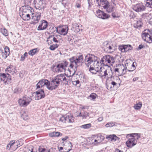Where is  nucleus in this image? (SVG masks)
<instances>
[{
	"mask_svg": "<svg viewBox=\"0 0 152 152\" xmlns=\"http://www.w3.org/2000/svg\"><path fill=\"white\" fill-rule=\"evenodd\" d=\"M26 114V112H23V113L21 115V116L22 118H23L24 119H25L24 118V116H26V117H28V115H25Z\"/></svg>",
	"mask_w": 152,
	"mask_h": 152,
	"instance_id": "obj_58",
	"label": "nucleus"
},
{
	"mask_svg": "<svg viewBox=\"0 0 152 152\" xmlns=\"http://www.w3.org/2000/svg\"><path fill=\"white\" fill-rule=\"evenodd\" d=\"M113 48V45H110L107 42H105L104 43V48L105 51L108 53L113 52V51L112 50V48Z\"/></svg>",
	"mask_w": 152,
	"mask_h": 152,
	"instance_id": "obj_15",
	"label": "nucleus"
},
{
	"mask_svg": "<svg viewBox=\"0 0 152 152\" xmlns=\"http://www.w3.org/2000/svg\"><path fill=\"white\" fill-rule=\"evenodd\" d=\"M144 3L146 7L152 8V0H145Z\"/></svg>",
	"mask_w": 152,
	"mask_h": 152,
	"instance_id": "obj_29",
	"label": "nucleus"
},
{
	"mask_svg": "<svg viewBox=\"0 0 152 152\" xmlns=\"http://www.w3.org/2000/svg\"><path fill=\"white\" fill-rule=\"evenodd\" d=\"M106 138H110L111 139V141H115L118 139V138L114 134L110 135L106 137Z\"/></svg>",
	"mask_w": 152,
	"mask_h": 152,
	"instance_id": "obj_30",
	"label": "nucleus"
},
{
	"mask_svg": "<svg viewBox=\"0 0 152 152\" xmlns=\"http://www.w3.org/2000/svg\"><path fill=\"white\" fill-rule=\"evenodd\" d=\"M115 122H110L106 124L105 126L107 127H111L115 125Z\"/></svg>",
	"mask_w": 152,
	"mask_h": 152,
	"instance_id": "obj_46",
	"label": "nucleus"
},
{
	"mask_svg": "<svg viewBox=\"0 0 152 152\" xmlns=\"http://www.w3.org/2000/svg\"><path fill=\"white\" fill-rule=\"evenodd\" d=\"M25 59V56H24L23 55H22L21 56L20 60L21 61H23Z\"/></svg>",
	"mask_w": 152,
	"mask_h": 152,
	"instance_id": "obj_61",
	"label": "nucleus"
},
{
	"mask_svg": "<svg viewBox=\"0 0 152 152\" xmlns=\"http://www.w3.org/2000/svg\"><path fill=\"white\" fill-rule=\"evenodd\" d=\"M113 78L114 79V80H113V81L115 82V83H117V84L119 85L121 83L119 78L117 76L113 77Z\"/></svg>",
	"mask_w": 152,
	"mask_h": 152,
	"instance_id": "obj_35",
	"label": "nucleus"
},
{
	"mask_svg": "<svg viewBox=\"0 0 152 152\" xmlns=\"http://www.w3.org/2000/svg\"><path fill=\"white\" fill-rule=\"evenodd\" d=\"M109 4V2L107 0H100L99 6H102L103 8L106 7Z\"/></svg>",
	"mask_w": 152,
	"mask_h": 152,
	"instance_id": "obj_27",
	"label": "nucleus"
},
{
	"mask_svg": "<svg viewBox=\"0 0 152 152\" xmlns=\"http://www.w3.org/2000/svg\"><path fill=\"white\" fill-rule=\"evenodd\" d=\"M127 47V46H125V45L119 46V49L121 50L122 52H126V48Z\"/></svg>",
	"mask_w": 152,
	"mask_h": 152,
	"instance_id": "obj_43",
	"label": "nucleus"
},
{
	"mask_svg": "<svg viewBox=\"0 0 152 152\" xmlns=\"http://www.w3.org/2000/svg\"><path fill=\"white\" fill-rule=\"evenodd\" d=\"M103 120V117H100L98 118L97 120L98 121L100 122L102 121Z\"/></svg>",
	"mask_w": 152,
	"mask_h": 152,
	"instance_id": "obj_60",
	"label": "nucleus"
},
{
	"mask_svg": "<svg viewBox=\"0 0 152 152\" xmlns=\"http://www.w3.org/2000/svg\"><path fill=\"white\" fill-rule=\"evenodd\" d=\"M38 152H50V149H47L43 147L39 146L38 149Z\"/></svg>",
	"mask_w": 152,
	"mask_h": 152,
	"instance_id": "obj_31",
	"label": "nucleus"
},
{
	"mask_svg": "<svg viewBox=\"0 0 152 152\" xmlns=\"http://www.w3.org/2000/svg\"><path fill=\"white\" fill-rule=\"evenodd\" d=\"M142 48V44L139 45V47L137 48V50H139L141 49Z\"/></svg>",
	"mask_w": 152,
	"mask_h": 152,
	"instance_id": "obj_59",
	"label": "nucleus"
},
{
	"mask_svg": "<svg viewBox=\"0 0 152 152\" xmlns=\"http://www.w3.org/2000/svg\"><path fill=\"white\" fill-rule=\"evenodd\" d=\"M110 16L107 15L106 13H104L103 12V14H102V17L101 18L103 19H105L106 18H108Z\"/></svg>",
	"mask_w": 152,
	"mask_h": 152,
	"instance_id": "obj_50",
	"label": "nucleus"
},
{
	"mask_svg": "<svg viewBox=\"0 0 152 152\" xmlns=\"http://www.w3.org/2000/svg\"><path fill=\"white\" fill-rule=\"evenodd\" d=\"M97 96V95L96 94L93 93L90 95L88 97V98L89 99L90 98H90H91V99L93 100L96 98Z\"/></svg>",
	"mask_w": 152,
	"mask_h": 152,
	"instance_id": "obj_45",
	"label": "nucleus"
},
{
	"mask_svg": "<svg viewBox=\"0 0 152 152\" xmlns=\"http://www.w3.org/2000/svg\"><path fill=\"white\" fill-rule=\"evenodd\" d=\"M65 121H67L68 122H71L72 121L71 119L72 118V116H69V115H65Z\"/></svg>",
	"mask_w": 152,
	"mask_h": 152,
	"instance_id": "obj_39",
	"label": "nucleus"
},
{
	"mask_svg": "<svg viewBox=\"0 0 152 152\" xmlns=\"http://www.w3.org/2000/svg\"><path fill=\"white\" fill-rule=\"evenodd\" d=\"M32 100L30 96L25 95L19 99L18 103L21 107H26L30 104Z\"/></svg>",
	"mask_w": 152,
	"mask_h": 152,
	"instance_id": "obj_5",
	"label": "nucleus"
},
{
	"mask_svg": "<svg viewBox=\"0 0 152 152\" xmlns=\"http://www.w3.org/2000/svg\"><path fill=\"white\" fill-rule=\"evenodd\" d=\"M104 69V68L99 70L98 75L101 78H105Z\"/></svg>",
	"mask_w": 152,
	"mask_h": 152,
	"instance_id": "obj_28",
	"label": "nucleus"
},
{
	"mask_svg": "<svg viewBox=\"0 0 152 152\" xmlns=\"http://www.w3.org/2000/svg\"><path fill=\"white\" fill-rule=\"evenodd\" d=\"M37 48H34L31 50L28 53L29 55L33 56L37 52Z\"/></svg>",
	"mask_w": 152,
	"mask_h": 152,
	"instance_id": "obj_34",
	"label": "nucleus"
},
{
	"mask_svg": "<svg viewBox=\"0 0 152 152\" xmlns=\"http://www.w3.org/2000/svg\"><path fill=\"white\" fill-rule=\"evenodd\" d=\"M108 12H111L114 10V7L111 5H108L106 7L104 8Z\"/></svg>",
	"mask_w": 152,
	"mask_h": 152,
	"instance_id": "obj_26",
	"label": "nucleus"
},
{
	"mask_svg": "<svg viewBox=\"0 0 152 152\" xmlns=\"http://www.w3.org/2000/svg\"><path fill=\"white\" fill-rule=\"evenodd\" d=\"M23 10L22 11V13H29L30 12H31V8L28 6H25L23 7Z\"/></svg>",
	"mask_w": 152,
	"mask_h": 152,
	"instance_id": "obj_24",
	"label": "nucleus"
},
{
	"mask_svg": "<svg viewBox=\"0 0 152 152\" xmlns=\"http://www.w3.org/2000/svg\"><path fill=\"white\" fill-rule=\"evenodd\" d=\"M48 25V23L47 21L45 20H42L41 21L39 25L37 28V30L39 31L45 29Z\"/></svg>",
	"mask_w": 152,
	"mask_h": 152,
	"instance_id": "obj_10",
	"label": "nucleus"
},
{
	"mask_svg": "<svg viewBox=\"0 0 152 152\" xmlns=\"http://www.w3.org/2000/svg\"><path fill=\"white\" fill-rule=\"evenodd\" d=\"M68 63L65 61L63 63L58 64L56 66V69L58 72H65L66 68L67 67Z\"/></svg>",
	"mask_w": 152,
	"mask_h": 152,
	"instance_id": "obj_9",
	"label": "nucleus"
},
{
	"mask_svg": "<svg viewBox=\"0 0 152 152\" xmlns=\"http://www.w3.org/2000/svg\"><path fill=\"white\" fill-rule=\"evenodd\" d=\"M101 140H100L99 139L98 140H94V142L96 143H94V144L96 145L97 143H99L100 142Z\"/></svg>",
	"mask_w": 152,
	"mask_h": 152,
	"instance_id": "obj_57",
	"label": "nucleus"
},
{
	"mask_svg": "<svg viewBox=\"0 0 152 152\" xmlns=\"http://www.w3.org/2000/svg\"><path fill=\"white\" fill-rule=\"evenodd\" d=\"M130 135L134 137L129 139L126 142L127 146L129 148H131L135 145V139H138L140 137V134L137 133H134L130 134Z\"/></svg>",
	"mask_w": 152,
	"mask_h": 152,
	"instance_id": "obj_4",
	"label": "nucleus"
},
{
	"mask_svg": "<svg viewBox=\"0 0 152 152\" xmlns=\"http://www.w3.org/2000/svg\"><path fill=\"white\" fill-rule=\"evenodd\" d=\"M65 76V74H62L57 75L50 82L45 79H41L36 85L37 88H42L45 85L48 89L52 90L56 88L60 83H63L65 85H69L70 84V80L69 77L66 78Z\"/></svg>",
	"mask_w": 152,
	"mask_h": 152,
	"instance_id": "obj_1",
	"label": "nucleus"
},
{
	"mask_svg": "<svg viewBox=\"0 0 152 152\" xmlns=\"http://www.w3.org/2000/svg\"><path fill=\"white\" fill-rule=\"evenodd\" d=\"M0 76L1 77V80L2 81L6 82V81H5V80L7 78V76L4 73H0Z\"/></svg>",
	"mask_w": 152,
	"mask_h": 152,
	"instance_id": "obj_42",
	"label": "nucleus"
},
{
	"mask_svg": "<svg viewBox=\"0 0 152 152\" xmlns=\"http://www.w3.org/2000/svg\"><path fill=\"white\" fill-rule=\"evenodd\" d=\"M20 140H17L16 142H13L12 145V148H10V150L12 151L15 150L18 147H20L22 145V143H20Z\"/></svg>",
	"mask_w": 152,
	"mask_h": 152,
	"instance_id": "obj_12",
	"label": "nucleus"
},
{
	"mask_svg": "<svg viewBox=\"0 0 152 152\" xmlns=\"http://www.w3.org/2000/svg\"><path fill=\"white\" fill-rule=\"evenodd\" d=\"M68 29V26L67 25L59 26L57 28L56 31L61 35H65L67 33Z\"/></svg>",
	"mask_w": 152,
	"mask_h": 152,
	"instance_id": "obj_8",
	"label": "nucleus"
},
{
	"mask_svg": "<svg viewBox=\"0 0 152 152\" xmlns=\"http://www.w3.org/2000/svg\"><path fill=\"white\" fill-rule=\"evenodd\" d=\"M143 39L147 42H152V30L145 29L143 31Z\"/></svg>",
	"mask_w": 152,
	"mask_h": 152,
	"instance_id": "obj_6",
	"label": "nucleus"
},
{
	"mask_svg": "<svg viewBox=\"0 0 152 152\" xmlns=\"http://www.w3.org/2000/svg\"><path fill=\"white\" fill-rule=\"evenodd\" d=\"M68 138V137L67 136H66V137H65L64 138H63L62 139V140H63V141H65V140H66L67 138Z\"/></svg>",
	"mask_w": 152,
	"mask_h": 152,
	"instance_id": "obj_64",
	"label": "nucleus"
},
{
	"mask_svg": "<svg viewBox=\"0 0 152 152\" xmlns=\"http://www.w3.org/2000/svg\"><path fill=\"white\" fill-rule=\"evenodd\" d=\"M112 16L114 18H116V16L115 14V13H113L112 14Z\"/></svg>",
	"mask_w": 152,
	"mask_h": 152,
	"instance_id": "obj_62",
	"label": "nucleus"
},
{
	"mask_svg": "<svg viewBox=\"0 0 152 152\" xmlns=\"http://www.w3.org/2000/svg\"><path fill=\"white\" fill-rule=\"evenodd\" d=\"M105 78L106 77H112L113 74L110 69H107L104 71Z\"/></svg>",
	"mask_w": 152,
	"mask_h": 152,
	"instance_id": "obj_20",
	"label": "nucleus"
},
{
	"mask_svg": "<svg viewBox=\"0 0 152 152\" xmlns=\"http://www.w3.org/2000/svg\"><path fill=\"white\" fill-rule=\"evenodd\" d=\"M114 71L116 74L118 75H120V74H119V69L118 68V66H117L114 69Z\"/></svg>",
	"mask_w": 152,
	"mask_h": 152,
	"instance_id": "obj_53",
	"label": "nucleus"
},
{
	"mask_svg": "<svg viewBox=\"0 0 152 152\" xmlns=\"http://www.w3.org/2000/svg\"><path fill=\"white\" fill-rule=\"evenodd\" d=\"M21 17L24 20H28L30 19V15L29 13H22Z\"/></svg>",
	"mask_w": 152,
	"mask_h": 152,
	"instance_id": "obj_25",
	"label": "nucleus"
},
{
	"mask_svg": "<svg viewBox=\"0 0 152 152\" xmlns=\"http://www.w3.org/2000/svg\"><path fill=\"white\" fill-rule=\"evenodd\" d=\"M117 66L119 69L120 75H123L126 73V69L127 68L123 64H118Z\"/></svg>",
	"mask_w": 152,
	"mask_h": 152,
	"instance_id": "obj_13",
	"label": "nucleus"
},
{
	"mask_svg": "<svg viewBox=\"0 0 152 152\" xmlns=\"http://www.w3.org/2000/svg\"><path fill=\"white\" fill-rule=\"evenodd\" d=\"M91 126V124H88L84 125H82L80 126V127L84 129H88Z\"/></svg>",
	"mask_w": 152,
	"mask_h": 152,
	"instance_id": "obj_37",
	"label": "nucleus"
},
{
	"mask_svg": "<svg viewBox=\"0 0 152 152\" xmlns=\"http://www.w3.org/2000/svg\"><path fill=\"white\" fill-rule=\"evenodd\" d=\"M82 26L78 25L77 23H74L72 25V27L74 30V31L76 32H79L81 29Z\"/></svg>",
	"mask_w": 152,
	"mask_h": 152,
	"instance_id": "obj_19",
	"label": "nucleus"
},
{
	"mask_svg": "<svg viewBox=\"0 0 152 152\" xmlns=\"http://www.w3.org/2000/svg\"><path fill=\"white\" fill-rule=\"evenodd\" d=\"M13 142H15V140H12L11 141L9 144L7 145L6 147V149H8L9 150H10V148H12V143H13Z\"/></svg>",
	"mask_w": 152,
	"mask_h": 152,
	"instance_id": "obj_40",
	"label": "nucleus"
},
{
	"mask_svg": "<svg viewBox=\"0 0 152 152\" xmlns=\"http://www.w3.org/2000/svg\"><path fill=\"white\" fill-rule=\"evenodd\" d=\"M35 7L37 9L41 10L43 7V0H36Z\"/></svg>",
	"mask_w": 152,
	"mask_h": 152,
	"instance_id": "obj_17",
	"label": "nucleus"
},
{
	"mask_svg": "<svg viewBox=\"0 0 152 152\" xmlns=\"http://www.w3.org/2000/svg\"><path fill=\"white\" fill-rule=\"evenodd\" d=\"M52 37V36H50L48 38L47 42L49 45L50 44L52 43L51 38Z\"/></svg>",
	"mask_w": 152,
	"mask_h": 152,
	"instance_id": "obj_54",
	"label": "nucleus"
},
{
	"mask_svg": "<svg viewBox=\"0 0 152 152\" xmlns=\"http://www.w3.org/2000/svg\"><path fill=\"white\" fill-rule=\"evenodd\" d=\"M101 62L100 63L98 58L97 59L96 61L93 66V67L97 69L99 71V69H102L103 68L101 66Z\"/></svg>",
	"mask_w": 152,
	"mask_h": 152,
	"instance_id": "obj_18",
	"label": "nucleus"
},
{
	"mask_svg": "<svg viewBox=\"0 0 152 152\" xmlns=\"http://www.w3.org/2000/svg\"><path fill=\"white\" fill-rule=\"evenodd\" d=\"M89 71L93 74H96V72L99 71L97 69L91 67H90Z\"/></svg>",
	"mask_w": 152,
	"mask_h": 152,
	"instance_id": "obj_36",
	"label": "nucleus"
},
{
	"mask_svg": "<svg viewBox=\"0 0 152 152\" xmlns=\"http://www.w3.org/2000/svg\"><path fill=\"white\" fill-rule=\"evenodd\" d=\"M0 31L1 33L5 36H7L8 35L7 30L4 28H1L0 29Z\"/></svg>",
	"mask_w": 152,
	"mask_h": 152,
	"instance_id": "obj_33",
	"label": "nucleus"
},
{
	"mask_svg": "<svg viewBox=\"0 0 152 152\" xmlns=\"http://www.w3.org/2000/svg\"><path fill=\"white\" fill-rule=\"evenodd\" d=\"M2 57L4 59H6L7 57L9 56V54H7V53H2Z\"/></svg>",
	"mask_w": 152,
	"mask_h": 152,
	"instance_id": "obj_56",
	"label": "nucleus"
},
{
	"mask_svg": "<svg viewBox=\"0 0 152 152\" xmlns=\"http://www.w3.org/2000/svg\"><path fill=\"white\" fill-rule=\"evenodd\" d=\"M69 60L70 62L69 66L71 68L75 67V69L76 70L77 67L80 65V63L83 62V56L81 55L76 57L73 56Z\"/></svg>",
	"mask_w": 152,
	"mask_h": 152,
	"instance_id": "obj_2",
	"label": "nucleus"
},
{
	"mask_svg": "<svg viewBox=\"0 0 152 152\" xmlns=\"http://www.w3.org/2000/svg\"><path fill=\"white\" fill-rule=\"evenodd\" d=\"M101 62L105 64L104 63L110 64H113L115 62V58L114 57L110 55H107L104 56L101 60Z\"/></svg>",
	"mask_w": 152,
	"mask_h": 152,
	"instance_id": "obj_7",
	"label": "nucleus"
},
{
	"mask_svg": "<svg viewBox=\"0 0 152 152\" xmlns=\"http://www.w3.org/2000/svg\"><path fill=\"white\" fill-rule=\"evenodd\" d=\"M140 22V21H138L137 22V25L138 26H140V27H141L142 26V25L141 24H139V23Z\"/></svg>",
	"mask_w": 152,
	"mask_h": 152,
	"instance_id": "obj_63",
	"label": "nucleus"
},
{
	"mask_svg": "<svg viewBox=\"0 0 152 152\" xmlns=\"http://www.w3.org/2000/svg\"><path fill=\"white\" fill-rule=\"evenodd\" d=\"M71 148H69L67 151H64V148L62 147H60L59 148V151L61 152H69L71 150Z\"/></svg>",
	"mask_w": 152,
	"mask_h": 152,
	"instance_id": "obj_51",
	"label": "nucleus"
},
{
	"mask_svg": "<svg viewBox=\"0 0 152 152\" xmlns=\"http://www.w3.org/2000/svg\"><path fill=\"white\" fill-rule=\"evenodd\" d=\"M111 84L113 86V87L109 85H108L107 87V89L110 90H112L113 89V88L115 86L118 85V84H117V83H115V82L113 81V80H112Z\"/></svg>",
	"mask_w": 152,
	"mask_h": 152,
	"instance_id": "obj_32",
	"label": "nucleus"
},
{
	"mask_svg": "<svg viewBox=\"0 0 152 152\" xmlns=\"http://www.w3.org/2000/svg\"><path fill=\"white\" fill-rule=\"evenodd\" d=\"M35 98L36 100H39L42 98H44L45 96V94L44 91L43 89H41L37 91L36 92Z\"/></svg>",
	"mask_w": 152,
	"mask_h": 152,
	"instance_id": "obj_11",
	"label": "nucleus"
},
{
	"mask_svg": "<svg viewBox=\"0 0 152 152\" xmlns=\"http://www.w3.org/2000/svg\"><path fill=\"white\" fill-rule=\"evenodd\" d=\"M58 46L57 44L51 45L50 47L49 48L51 50H54L56 48H57Z\"/></svg>",
	"mask_w": 152,
	"mask_h": 152,
	"instance_id": "obj_48",
	"label": "nucleus"
},
{
	"mask_svg": "<svg viewBox=\"0 0 152 152\" xmlns=\"http://www.w3.org/2000/svg\"><path fill=\"white\" fill-rule=\"evenodd\" d=\"M5 71H6L8 72L12 75L16 73L17 72L16 67L12 65H10L8 66L6 69Z\"/></svg>",
	"mask_w": 152,
	"mask_h": 152,
	"instance_id": "obj_16",
	"label": "nucleus"
},
{
	"mask_svg": "<svg viewBox=\"0 0 152 152\" xmlns=\"http://www.w3.org/2000/svg\"><path fill=\"white\" fill-rule=\"evenodd\" d=\"M125 46H127V47L126 48V51H127L130 50H131L132 49V47L130 45H125Z\"/></svg>",
	"mask_w": 152,
	"mask_h": 152,
	"instance_id": "obj_52",
	"label": "nucleus"
},
{
	"mask_svg": "<svg viewBox=\"0 0 152 152\" xmlns=\"http://www.w3.org/2000/svg\"><path fill=\"white\" fill-rule=\"evenodd\" d=\"M142 102H140L139 104H137L134 106V107L135 109L138 110L140 109L142 107Z\"/></svg>",
	"mask_w": 152,
	"mask_h": 152,
	"instance_id": "obj_47",
	"label": "nucleus"
},
{
	"mask_svg": "<svg viewBox=\"0 0 152 152\" xmlns=\"http://www.w3.org/2000/svg\"><path fill=\"white\" fill-rule=\"evenodd\" d=\"M4 49V53H7V54L9 55L10 53L9 48L7 46H6Z\"/></svg>",
	"mask_w": 152,
	"mask_h": 152,
	"instance_id": "obj_49",
	"label": "nucleus"
},
{
	"mask_svg": "<svg viewBox=\"0 0 152 152\" xmlns=\"http://www.w3.org/2000/svg\"><path fill=\"white\" fill-rule=\"evenodd\" d=\"M72 83L73 85L77 87H79L80 86V81L79 80L72 81Z\"/></svg>",
	"mask_w": 152,
	"mask_h": 152,
	"instance_id": "obj_44",
	"label": "nucleus"
},
{
	"mask_svg": "<svg viewBox=\"0 0 152 152\" xmlns=\"http://www.w3.org/2000/svg\"><path fill=\"white\" fill-rule=\"evenodd\" d=\"M49 136L51 137H58L62 136V134L59 132H53L49 133Z\"/></svg>",
	"mask_w": 152,
	"mask_h": 152,
	"instance_id": "obj_22",
	"label": "nucleus"
},
{
	"mask_svg": "<svg viewBox=\"0 0 152 152\" xmlns=\"http://www.w3.org/2000/svg\"><path fill=\"white\" fill-rule=\"evenodd\" d=\"M102 11H101L99 10H97L96 11V15L99 18H101L102 17V14H103Z\"/></svg>",
	"mask_w": 152,
	"mask_h": 152,
	"instance_id": "obj_38",
	"label": "nucleus"
},
{
	"mask_svg": "<svg viewBox=\"0 0 152 152\" xmlns=\"http://www.w3.org/2000/svg\"><path fill=\"white\" fill-rule=\"evenodd\" d=\"M60 121L64 123L65 122V115L61 117L60 119Z\"/></svg>",
	"mask_w": 152,
	"mask_h": 152,
	"instance_id": "obj_55",
	"label": "nucleus"
},
{
	"mask_svg": "<svg viewBox=\"0 0 152 152\" xmlns=\"http://www.w3.org/2000/svg\"><path fill=\"white\" fill-rule=\"evenodd\" d=\"M97 58V57L94 55L88 54L85 57V64L88 67L92 68Z\"/></svg>",
	"mask_w": 152,
	"mask_h": 152,
	"instance_id": "obj_3",
	"label": "nucleus"
},
{
	"mask_svg": "<svg viewBox=\"0 0 152 152\" xmlns=\"http://www.w3.org/2000/svg\"><path fill=\"white\" fill-rule=\"evenodd\" d=\"M143 19L152 25V15L149 14H143Z\"/></svg>",
	"mask_w": 152,
	"mask_h": 152,
	"instance_id": "obj_14",
	"label": "nucleus"
},
{
	"mask_svg": "<svg viewBox=\"0 0 152 152\" xmlns=\"http://www.w3.org/2000/svg\"><path fill=\"white\" fill-rule=\"evenodd\" d=\"M142 4H137L133 7V10L137 12H141L142 10Z\"/></svg>",
	"mask_w": 152,
	"mask_h": 152,
	"instance_id": "obj_23",
	"label": "nucleus"
},
{
	"mask_svg": "<svg viewBox=\"0 0 152 152\" xmlns=\"http://www.w3.org/2000/svg\"><path fill=\"white\" fill-rule=\"evenodd\" d=\"M58 36L60 37V36L58 35L56 36H52V37L51 38V40H53V41L56 43H58Z\"/></svg>",
	"mask_w": 152,
	"mask_h": 152,
	"instance_id": "obj_41",
	"label": "nucleus"
},
{
	"mask_svg": "<svg viewBox=\"0 0 152 152\" xmlns=\"http://www.w3.org/2000/svg\"><path fill=\"white\" fill-rule=\"evenodd\" d=\"M41 16V13L40 12H39L37 13H36L35 15V16H32V19L34 21H36L35 23H37L39 20H40V17Z\"/></svg>",
	"mask_w": 152,
	"mask_h": 152,
	"instance_id": "obj_21",
	"label": "nucleus"
}]
</instances>
